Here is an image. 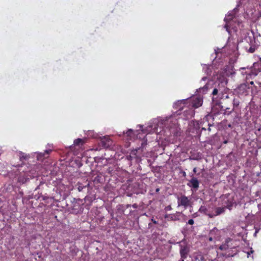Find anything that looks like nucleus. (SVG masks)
Wrapping results in <instances>:
<instances>
[{
    "label": "nucleus",
    "instance_id": "6",
    "mask_svg": "<svg viewBox=\"0 0 261 261\" xmlns=\"http://www.w3.org/2000/svg\"><path fill=\"white\" fill-rule=\"evenodd\" d=\"M100 144L105 148H109L113 145V141L109 137H105L101 139Z\"/></svg>",
    "mask_w": 261,
    "mask_h": 261
},
{
    "label": "nucleus",
    "instance_id": "17",
    "mask_svg": "<svg viewBox=\"0 0 261 261\" xmlns=\"http://www.w3.org/2000/svg\"><path fill=\"white\" fill-rule=\"evenodd\" d=\"M245 253L247 254V257L248 258L250 257V255L254 253V250H253L252 248H250V250L248 251H244Z\"/></svg>",
    "mask_w": 261,
    "mask_h": 261
},
{
    "label": "nucleus",
    "instance_id": "8",
    "mask_svg": "<svg viewBox=\"0 0 261 261\" xmlns=\"http://www.w3.org/2000/svg\"><path fill=\"white\" fill-rule=\"evenodd\" d=\"M188 252L189 250L187 246L181 247V248L180 250V254L181 260L179 261H184V259H186L187 257Z\"/></svg>",
    "mask_w": 261,
    "mask_h": 261
},
{
    "label": "nucleus",
    "instance_id": "39",
    "mask_svg": "<svg viewBox=\"0 0 261 261\" xmlns=\"http://www.w3.org/2000/svg\"><path fill=\"white\" fill-rule=\"evenodd\" d=\"M184 176H185V175H186V172H184Z\"/></svg>",
    "mask_w": 261,
    "mask_h": 261
},
{
    "label": "nucleus",
    "instance_id": "40",
    "mask_svg": "<svg viewBox=\"0 0 261 261\" xmlns=\"http://www.w3.org/2000/svg\"><path fill=\"white\" fill-rule=\"evenodd\" d=\"M259 8L261 9V4H259Z\"/></svg>",
    "mask_w": 261,
    "mask_h": 261
},
{
    "label": "nucleus",
    "instance_id": "2",
    "mask_svg": "<svg viewBox=\"0 0 261 261\" xmlns=\"http://www.w3.org/2000/svg\"><path fill=\"white\" fill-rule=\"evenodd\" d=\"M237 8H234L233 10L229 12L224 18L225 22L224 27L229 34L236 33L238 29H241L242 27V23L240 21L238 16H237Z\"/></svg>",
    "mask_w": 261,
    "mask_h": 261
},
{
    "label": "nucleus",
    "instance_id": "34",
    "mask_svg": "<svg viewBox=\"0 0 261 261\" xmlns=\"http://www.w3.org/2000/svg\"><path fill=\"white\" fill-rule=\"evenodd\" d=\"M130 204H127V205H126V208H128V207H130Z\"/></svg>",
    "mask_w": 261,
    "mask_h": 261
},
{
    "label": "nucleus",
    "instance_id": "29",
    "mask_svg": "<svg viewBox=\"0 0 261 261\" xmlns=\"http://www.w3.org/2000/svg\"><path fill=\"white\" fill-rule=\"evenodd\" d=\"M207 80V77H203L202 80H201V82L202 81H205Z\"/></svg>",
    "mask_w": 261,
    "mask_h": 261
},
{
    "label": "nucleus",
    "instance_id": "35",
    "mask_svg": "<svg viewBox=\"0 0 261 261\" xmlns=\"http://www.w3.org/2000/svg\"><path fill=\"white\" fill-rule=\"evenodd\" d=\"M224 144H226V143H227V141H226V140L224 141Z\"/></svg>",
    "mask_w": 261,
    "mask_h": 261
},
{
    "label": "nucleus",
    "instance_id": "18",
    "mask_svg": "<svg viewBox=\"0 0 261 261\" xmlns=\"http://www.w3.org/2000/svg\"><path fill=\"white\" fill-rule=\"evenodd\" d=\"M223 50V48H217L215 49V52L216 55L218 57L219 56V54L221 53Z\"/></svg>",
    "mask_w": 261,
    "mask_h": 261
},
{
    "label": "nucleus",
    "instance_id": "11",
    "mask_svg": "<svg viewBox=\"0 0 261 261\" xmlns=\"http://www.w3.org/2000/svg\"><path fill=\"white\" fill-rule=\"evenodd\" d=\"M190 186L192 188L197 189L199 187V181L198 179L195 177H193L190 180Z\"/></svg>",
    "mask_w": 261,
    "mask_h": 261
},
{
    "label": "nucleus",
    "instance_id": "13",
    "mask_svg": "<svg viewBox=\"0 0 261 261\" xmlns=\"http://www.w3.org/2000/svg\"><path fill=\"white\" fill-rule=\"evenodd\" d=\"M257 74H258V71L251 70V71L249 72V73H247V76H246V79H249L250 78L251 79L252 77H254L256 75H257Z\"/></svg>",
    "mask_w": 261,
    "mask_h": 261
},
{
    "label": "nucleus",
    "instance_id": "21",
    "mask_svg": "<svg viewBox=\"0 0 261 261\" xmlns=\"http://www.w3.org/2000/svg\"><path fill=\"white\" fill-rule=\"evenodd\" d=\"M188 113H189L190 118L193 117L195 114V112H194V110H190L189 111Z\"/></svg>",
    "mask_w": 261,
    "mask_h": 261
},
{
    "label": "nucleus",
    "instance_id": "42",
    "mask_svg": "<svg viewBox=\"0 0 261 261\" xmlns=\"http://www.w3.org/2000/svg\"><path fill=\"white\" fill-rule=\"evenodd\" d=\"M185 99H182V101H185Z\"/></svg>",
    "mask_w": 261,
    "mask_h": 261
},
{
    "label": "nucleus",
    "instance_id": "7",
    "mask_svg": "<svg viewBox=\"0 0 261 261\" xmlns=\"http://www.w3.org/2000/svg\"><path fill=\"white\" fill-rule=\"evenodd\" d=\"M245 41L247 42H249V48L248 49V51L252 53L255 50V46L254 45V40L253 39H251L250 37H246L245 38Z\"/></svg>",
    "mask_w": 261,
    "mask_h": 261
},
{
    "label": "nucleus",
    "instance_id": "31",
    "mask_svg": "<svg viewBox=\"0 0 261 261\" xmlns=\"http://www.w3.org/2000/svg\"><path fill=\"white\" fill-rule=\"evenodd\" d=\"M193 171L194 173H196V171H197V168L196 167H195L193 170Z\"/></svg>",
    "mask_w": 261,
    "mask_h": 261
},
{
    "label": "nucleus",
    "instance_id": "33",
    "mask_svg": "<svg viewBox=\"0 0 261 261\" xmlns=\"http://www.w3.org/2000/svg\"><path fill=\"white\" fill-rule=\"evenodd\" d=\"M159 191H160V189H159V188H157V189H156V190H155V191H156V192H158Z\"/></svg>",
    "mask_w": 261,
    "mask_h": 261
},
{
    "label": "nucleus",
    "instance_id": "25",
    "mask_svg": "<svg viewBox=\"0 0 261 261\" xmlns=\"http://www.w3.org/2000/svg\"><path fill=\"white\" fill-rule=\"evenodd\" d=\"M226 249V246L225 245H221L220 247V249L221 250H225Z\"/></svg>",
    "mask_w": 261,
    "mask_h": 261
},
{
    "label": "nucleus",
    "instance_id": "10",
    "mask_svg": "<svg viewBox=\"0 0 261 261\" xmlns=\"http://www.w3.org/2000/svg\"><path fill=\"white\" fill-rule=\"evenodd\" d=\"M203 99H194L192 103V107L194 108H198L202 106L203 103Z\"/></svg>",
    "mask_w": 261,
    "mask_h": 261
},
{
    "label": "nucleus",
    "instance_id": "19",
    "mask_svg": "<svg viewBox=\"0 0 261 261\" xmlns=\"http://www.w3.org/2000/svg\"><path fill=\"white\" fill-rule=\"evenodd\" d=\"M192 124L195 127L196 129L199 128V124L198 121H193Z\"/></svg>",
    "mask_w": 261,
    "mask_h": 261
},
{
    "label": "nucleus",
    "instance_id": "26",
    "mask_svg": "<svg viewBox=\"0 0 261 261\" xmlns=\"http://www.w3.org/2000/svg\"><path fill=\"white\" fill-rule=\"evenodd\" d=\"M218 230L216 228H214L210 232V234H212L213 232L215 231H217Z\"/></svg>",
    "mask_w": 261,
    "mask_h": 261
},
{
    "label": "nucleus",
    "instance_id": "36",
    "mask_svg": "<svg viewBox=\"0 0 261 261\" xmlns=\"http://www.w3.org/2000/svg\"><path fill=\"white\" fill-rule=\"evenodd\" d=\"M233 101H234V105H236L235 99H233Z\"/></svg>",
    "mask_w": 261,
    "mask_h": 261
},
{
    "label": "nucleus",
    "instance_id": "4",
    "mask_svg": "<svg viewBox=\"0 0 261 261\" xmlns=\"http://www.w3.org/2000/svg\"><path fill=\"white\" fill-rule=\"evenodd\" d=\"M211 85V82H208L203 87L199 88L196 92V95L198 97H201L207 93L212 89Z\"/></svg>",
    "mask_w": 261,
    "mask_h": 261
},
{
    "label": "nucleus",
    "instance_id": "14",
    "mask_svg": "<svg viewBox=\"0 0 261 261\" xmlns=\"http://www.w3.org/2000/svg\"><path fill=\"white\" fill-rule=\"evenodd\" d=\"M84 143V140L78 138L74 141V145L75 146H80L83 145Z\"/></svg>",
    "mask_w": 261,
    "mask_h": 261
},
{
    "label": "nucleus",
    "instance_id": "38",
    "mask_svg": "<svg viewBox=\"0 0 261 261\" xmlns=\"http://www.w3.org/2000/svg\"><path fill=\"white\" fill-rule=\"evenodd\" d=\"M250 83V84L252 85L253 84V82H251Z\"/></svg>",
    "mask_w": 261,
    "mask_h": 261
},
{
    "label": "nucleus",
    "instance_id": "37",
    "mask_svg": "<svg viewBox=\"0 0 261 261\" xmlns=\"http://www.w3.org/2000/svg\"><path fill=\"white\" fill-rule=\"evenodd\" d=\"M237 102V103H236V105H237V106L239 105V102H238V101H237V102Z\"/></svg>",
    "mask_w": 261,
    "mask_h": 261
},
{
    "label": "nucleus",
    "instance_id": "16",
    "mask_svg": "<svg viewBox=\"0 0 261 261\" xmlns=\"http://www.w3.org/2000/svg\"><path fill=\"white\" fill-rule=\"evenodd\" d=\"M19 158L21 161L27 160L29 158V156L27 154L22 153V152H20Z\"/></svg>",
    "mask_w": 261,
    "mask_h": 261
},
{
    "label": "nucleus",
    "instance_id": "15",
    "mask_svg": "<svg viewBox=\"0 0 261 261\" xmlns=\"http://www.w3.org/2000/svg\"><path fill=\"white\" fill-rule=\"evenodd\" d=\"M199 212L208 216L207 209L205 206L201 205L199 209Z\"/></svg>",
    "mask_w": 261,
    "mask_h": 261
},
{
    "label": "nucleus",
    "instance_id": "28",
    "mask_svg": "<svg viewBox=\"0 0 261 261\" xmlns=\"http://www.w3.org/2000/svg\"><path fill=\"white\" fill-rule=\"evenodd\" d=\"M151 221L153 222V223H154V224H156L158 223V222L155 220L154 219H151Z\"/></svg>",
    "mask_w": 261,
    "mask_h": 261
},
{
    "label": "nucleus",
    "instance_id": "20",
    "mask_svg": "<svg viewBox=\"0 0 261 261\" xmlns=\"http://www.w3.org/2000/svg\"><path fill=\"white\" fill-rule=\"evenodd\" d=\"M172 210V206L170 205L166 206L164 208V211L165 212V214L167 213V212L170 211Z\"/></svg>",
    "mask_w": 261,
    "mask_h": 261
},
{
    "label": "nucleus",
    "instance_id": "23",
    "mask_svg": "<svg viewBox=\"0 0 261 261\" xmlns=\"http://www.w3.org/2000/svg\"><path fill=\"white\" fill-rule=\"evenodd\" d=\"M51 151V150H46L45 151V152L43 153V156L45 157V154H49L50 152Z\"/></svg>",
    "mask_w": 261,
    "mask_h": 261
},
{
    "label": "nucleus",
    "instance_id": "41",
    "mask_svg": "<svg viewBox=\"0 0 261 261\" xmlns=\"http://www.w3.org/2000/svg\"><path fill=\"white\" fill-rule=\"evenodd\" d=\"M129 132H132V129L129 130Z\"/></svg>",
    "mask_w": 261,
    "mask_h": 261
},
{
    "label": "nucleus",
    "instance_id": "12",
    "mask_svg": "<svg viewBox=\"0 0 261 261\" xmlns=\"http://www.w3.org/2000/svg\"><path fill=\"white\" fill-rule=\"evenodd\" d=\"M77 186V189L79 192H81L83 191V189H84L86 187H88L89 186V184L87 183L86 185H84L82 183H80V182H78L76 185Z\"/></svg>",
    "mask_w": 261,
    "mask_h": 261
},
{
    "label": "nucleus",
    "instance_id": "1",
    "mask_svg": "<svg viewBox=\"0 0 261 261\" xmlns=\"http://www.w3.org/2000/svg\"><path fill=\"white\" fill-rule=\"evenodd\" d=\"M234 73V72L232 68L227 67L218 73L215 77L217 79L215 82V86L212 90L211 95L216 96L219 93H223L227 84V77L232 75Z\"/></svg>",
    "mask_w": 261,
    "mask_h": 261
},
{
    "label": "nucleus",
    "instance_id": "32",
    "mask_svg": "<svg viewBox=\"0 0 261 261\" xmlns=\"http://www.w3.org/2000/svg\"><path fill=\"white\" fill-rule=\"evenodd\" d=\"M213 240V238H212V237H209V238H208V241H211H211H212Z\"/></svg>",
    "mask_w": 261,
    "mask_h": 261
},
{
    "label": "nucleus",
    "instance_id": "22",
    "mask_svg": "<svg viewBox=\"0 0 261 261\" xmlns=\"http://www.w3.org/2000/svg\"><path fill=\"white\" fill-rule=\"evenodd\" d=\"M210 67V66H209L208 65H204L203 69L206 68L207 70L205 71V72L207 73V74H209L210 73V72L208 71Z\"/></svg>",
    "mask_w": 261,
    "mask_h": 261
},
{
    "label": "nucleus",
    "instance_id": "9",
    "mask_svg": "<svg viewBox=\"0 0 261 261\" xmlns=\"http://www.w3.org/2000/svg\"><path fill=\"white\" fill-rule=\"evenodd\" d=\"M224 211H225V208L224 207H218L216 208L215 214H208V216L210 218H212L215 216L221 215V214L223 213L224 212Z\"/></svg>",
    "mask_w": 261,
    "mask_h": 261
},
{
    "label": "nucleus",
    "instance_id": "5",
    "mask_svg": "<svg viewBox=\"0 0 261 261\" xmlns=\"http://www.w3.org/2000/svg\"><path fill=\"white\" fill-rule=\"evenodd\" d=\"M182 214V212H176L173 214L166 213L164 215V218L167 221H178L180 220Z\"/></svg>",
    "mask_w": 261,
    "mask_h": 261
},
{
    "label": "nucleus",
    "instance_id": "3",
    "mask_svg": "<svg viewBox=\"0 0 261 261\" xmlns=\"http://www.w3.org/2000/svg\"><path fill=\"white\" fill-rule=\"evenodd\" d=\"M177 204L178 206H183L185 208H187L191 205V201L188 197L183 195L177 197Z\"/></svg>",
    "mask_w": 261,
    "mask_h": 261
},
{
    "label": "nucleus",
    "instance_id": "24",
    "mask_svg": "<svg viewBox=\"0 0 261 261\" xmlns=\"http://www.w3.org/2000/svg\"><path fill=\"white\" fill-rule=\"evenodd\" d=\"M194 223V221L193 219H190L188 222V224H190V225H193Z\"/></svg>",
    "mask_w": 261,
    "mask_h": 261
},
{
    "label": "nucleus",
    "instance_id": "27",
    "mask_svg": "<svg viewBox=\"0 0 261 261\" xmlns=\"http://www.w3.org/2000/svg\"><path fill=\"white\" fill-rule=\"evenodd\" d=\"M126 158L128 160L130 161L132 160L133 159V157L130 155H127Z\"/></svg>",
    "mask_w": 261,
    "mask_h": 261
},
{
    "label": "nucleus",
    "instance_id": "30",
    "mask_svg": "<svg viewBox=\"0 0 261 261\" xmlns=\"http://www.w3.org/2000/svg\"><path fill=\"white\" fill-rule=\"evenodd\" d=\"M132 206H133L134 208H137L138 205H137V204H134L132 205Z\"/></svg>",
    "mask_w": 261,
    "mask_h": 261
}]
</instances>
